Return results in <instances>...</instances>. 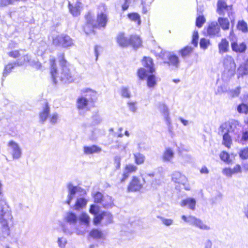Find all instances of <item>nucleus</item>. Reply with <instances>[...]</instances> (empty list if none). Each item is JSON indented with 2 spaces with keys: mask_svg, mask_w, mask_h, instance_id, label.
<instances>
[{
  "mask_svg": "<svg viewBox=\"0 0 248 248\" xmlns=\"http://www.w3.org/2000/svg\"><path fill=\"white\" fill-rule=\"evenodd\" d=\"M59 59L61 66L60 72H58L55 58L50 57L49 59L50 74L53 82L56 84L59 80L65 83L73 82L75 79V76L73 72L71 70L67 62L64 59V54H61Z\"/></svg>",
  "mask_w": 248,
  "mask_h": 248,
  "instance_id": "obj_1",
  "label": "nucleus"
},
{
  "mask_svg": "<svg viewBox=\"0 0 248 248\" xmlns=\"http://www.w3.org/2000/svg\"><path fill=\"white\" fill-rule=\"evenodd\" d=\"M86 18L87 24L84 27V31L86 33L93 31L94 28H105L108 20V16L105 12H101L97 14L96 21L91 18L90 14L86 16Z\"/></svg>",
  "mask_w": 248,
  "mask_h": 248,
  "instance_id": "obj_2",
  "label": "nucleus"
},
{
  "mask_svg": "<svg viewBox=\"0 0 248 248\" xmlns=\"http://www.w3.org/2000/svg\"><path fill=\"white\" fill-rule=\"evenodd\" d=\"M83 95L78 97L77 100V106L79 111L87 110L89 102L95 101L97 99L96 92L90 89L82 91Z\"/></svg>",
  "mask_w": 248,
  "mask_h": 248,
  "instance_id": "obj_3",
  "label": "nucleus"
},
{
  "mask_svg": "<svg viewBox=\"0 0 248 248\" xmlns=\"http://www.w3.org/2000/svg\"><path fill=\"white\" fill-rule=\"evenodd\" d=\"M241 130V124L235 120H231L222 124L218 129L219 132L228 131L230 133H233L236 137L235 138L237 140H239Z\"/></svg>",
  "mask_w": 248,
  "mask_h": 248,
  "instance_id": "obj_4",
  "label": "nucleus"
},
{
  "mask_svg": "<svg viewBox=\"0 0 248 248\" xmlns=\"http://www.w3.org/2000/svg\"><path fill=\"white\" fill-rule=\"evenodd\" d=\"M12 212L6 201L4 199L0 200V222L3 221H13Z\"/></svg>",
  "mask_w": 248,
  "mask_h": 248,
  "instance_id": "obj_5",
  "label": "nucleus"
},
{
  "mask_svg": "<svg viewBox=\"0 0 248 248\" xmlns=\"http://www.w3.org/2000/svg\"><path fill=\"white\" fill-rule=\"evenodd\" d=\"M140 176L142 178V180L137 176H133L131 181L130 182L128 187V192H137L139 191L143 187V185L146 183L145 176H144V174L140 172Z\"/></svg>",
  "mask_w": 248,
  "mask_h": 248,
  "instance_id": "obj_6",
  "label": "nucleus"
},
{
  "mask_svg": "<svg viewBox=\"0 0 248 248\" xmlns=\"http://www.w3.org/2000/svg\"><path fill=\"white\" fill-rule=\"evenodd\" d=\"M53 43L56 45L64 48H69L74 46L73 39L66 34H61L55 37L53 41Z\"/></svg>",
  "mask_w": 248,
  "mask_h": 248,
  "instance_id": "obj_7",
  "label": "nucleus"
},
{
  "mask_svg": "<svg viewBox=\"0 0 248 248\" xmlns=\"http://www.w3.org/2000/svg\"><path fill=\"white\" fill-rule=\"evenodd\" d=\"M8 150L14 160L21 158L22 150L19 144L13 140H10L7 143Z\"/></svg>",
  "mask_w": 248,
  "mask_h": 248,
  "instance_id": "obj_8",
  "label": "nucleus"
},
{
  "mask_svg": "<svg viewBox=\"0 0 248 248\" xmlns=\"http://www.w3.org/2000/svg\"><path fill=\"white\" fill-rule=\"evenodd\" d=\"M182 219L189 224L194 226L200 229L204 230H209L210 229L209 226L205 225L201 219L194 216L186 217L183 215L182 216Z\"/></svg>",
  "mask_w": 248,
  "mask_h": 248,
  "instance_id": "obj_9",
  "label": "nucleus"
},
{
  "mask_svg": "<svg viewBox=\"0 0 248 248\" xmlns=\"http://www.w3.org/2000/svg\"><path fill=\"white\" fill-rule=\"evenodd\" d=\"M206 32L207 35L210 38L219 37L221 36L220 27L217 21L209 23Z\"/></svg>",
  "mask_w": 248,
  "mask_h": 248,
  "instance_id": "obj_10",
  "label": "nucleus"
},
{
  "mask_svg": "<svg viewBox=\"0 0 248 248\" xmlns=\"http://www.w3.org/2000/svg\"><path fill=\"white\" fill-rule=\"evenodd\" d=\"M223 63L224 68L228 70L231 75H233L235 73L236 65L232 57L229 55L226 56L223 59Z\"/></svg>",
  "mask_w": 248,
  "mask_h": 248,
  "instance_id": "obj_11",
  "label": "nucleus"
},
{
  "mask_svg": "<svg viewBox=\"0 0 248 248\" xmlns=\"http://www.w3.org/2000/svg\"><path fill=\"white\" fill-rule=\"evenodd\" d=\"M171 180L175 183L182 185L184 186L186 185L187 179L186 177L179 171H174L171 174Z\"/></svg>",
  "mask_w": 248,
  "mask_h": 248,
  "instance_id": "obj_12",
  "label": "nucleus"
},
{
  "mask_svg": "<svg viewBox=\"0 0 248 248\" xmlns=\"http://www.w3.org/2000/svg\"><path fill=\"white\" fill-rule=\"evenodd\" d=\"M50 107L47 102H45V105L42 108L41 111L39 113V122L42 124L47 120L50 114Z\"/></svg>",
  "mask_w": 248,
  "mask_h": 248,
  "instance_id": "obj_13",
  "label": "nucleus"
},
{
  "mask_svg": "<svg viewBox=\"0 0 248 248\" xmlns=\"http://www.w3.org/2000/svg\"><path fill=\"white\" fill-rule=\"evenodd\" d=\"M165 55L168 59V61H164V63L172 66L175 68H178L179 66V60L178 56L175 55L171 54L170 52L166 53Z\"/></svg>",
  "mask_w": 248,
  "mask_h": 248,
  "instance_id": "obj_14",
  "label": "nucleus"
},
{
  "mask_svg": "<svg viewBox=\"0 0 248 248\" xmlns=\"http://www.w3.org/2000/svg\"><path fill=\"white\" fill-rule=\"evenodd\" d=\"M116 41L118 44L122 47H126L130 45L129 38L125 36L124 32H120L116 37Z\"/></svg>",
  "mask_w": 248,
  "mask_h": 248,
  "instance_id": "obj_15",
  "label": "nucleus"
},
{
  "mask_svg": "<svg viewBox=\"0 0 248 248\" xmlns=\"http://www.w3.org/2000/svg\"><path fill=\"white\" fill-rule=\"evenodd\" d=\"M67 188L68 194L65 202L67 204L70 205L71 201L75 197V194L78 191V187L77 186H74L71 183H69L67 185Z\"/></svg>",
  "mask_w": 248,
  "mask_h": 248,
  "instance_id": "obj_16",
  "label": "nucleus"
},
{
  "mask_svg": "<svg viewBox=\"0 0 248 248\" xmlns=\"http://www.w3.org/2000/svg\"><path fill=\"white\" fill-rule=\"evenodd\" d=\"M23 65V62L16 61L13 62H9L4 67L3 72V77L6 78L12 71V70L17 66H21Z\"/></svg>",
  "mask_w": 248,
  "mask_h": 248,
  "instance_id": "obj_17",
  "label": "nucleus"
},
{
  "mask_svg": "<svg viewBox=\"0 0 248 248\" xmlns=\"http://www.w3.org/2000/svg\"><path fill=\"white\" fill-rule=\"evenodd\" d=\"M69 9L71 14L74 16H78L80 14V11L82 9V3L80 2H77L73 5L69 3Z\"/></svg>",
  "mask_w": 248,
  "mask_h": 248,
  "instance_id": "obj_18",
  "label": "nucleus"
},
{
  "mask_svg": "<svg viewBox=\"0 0 248 248\" xmlns=\"http://www.w3.org/2000/svg\"><path fill=\"white\" fill-rule=\"evenodd\" d=\"M159 109L164 116L167 124L170 126L171 124L170 119L169 117V112L168 107L164 104H160Z\"/></svg>",
  "mask_w": 248,
  "mask_h": 248,
  "instance_id": "obj_19",
  "label": "nucleus"
},
{
  "mask_svg": "<svg viewBox=\"0 0 248 248\" xmlns=\"http://www.w3.org/2000/svg\"><path fill=\"white\" fill-rule=\"evenodd\" d=\"M232 50L237 53H244L247 49L246 44L244 42L238 44L236 42L231 43Z\"/></svg>",
  "mask_w": 248,
  "mask_h": 248,
  "instance_id": "obj_20",
  "label": "nucleus"
},
{
  "mask_svg": "<svg viewBox=\"0 0 248 248\" xmlns=\"http://www.w3.org/2000/svg\"><path fill=\"white\" fill-rule=\"evenodd\" d=\"M142 64L147 68L149 73H153L155 71L154 64L151 58L144 57L142 60Z\"/></svg>",
  "mask_w": 248,
  "mask_h": 248,
  "instance_id": "obj_21",
  "label": "nucleus"
},
{
  "mask_svg": "<svg viewBox=\"0 0 248 248\" xmlns=\"http://www.w3.org/2000/svg\"><path fill=\"white\" fill-rule=\"evenodd\" d=\"M102 151L101 148L100 147L93 145L91 146H84L83 151L86 155H91L93 154L100 153Z\"/></svg>",
  "mask_w": 248,
  "mask_h": 248,
  "instance_id": "obj_22",
  "label": "nucleus"
},
{
  "mask_svg": "<svg viewBox=\"0 0 248 248\" xmlns=\"http://www.w3.org/2000/svg\"><path fill=\"white\" fill-rule=\"evenodd\" d=\"M78 220V216L72 212H67L64 216V220L70 225L76 224Z\"/></svg>",
  "mask_w": 248,
  "mask_h": 248,
  "instance_id": "obj_23",
  "label": "nucleus"
},
{
  "mask_svg": "<svg viewBox=\"0 0 248 248\" xmlns=\"http://www.w3.org/2000/svg\"><path fill=\"white\" fill-rule=\"evenodd\" d=\"M11 221H3L0 222L1 228L2 236L6 238L10 234V229L9 226V223Z\"/></svg>",
  "mask_w": 248,
  "mask_h": 248,
  "instance_id": "obj_24",
  "label": "nucleus"
},
{
  "mask_svg": "<svg viewBox=\"0 0 248 248\" xmlns=\"http://www.w3.org/2000/svg\"><path fill=\"white\" fill-rule=\"evenodd\" d=\"M116 148L118 149L122 156H124L127 154L128 151V146L129 142H123L122 141H117Z\"/></svg>",
  "mask_w": 248,
  "mask_h": 248,
  "instance_id": "obj_25",
  "label": "nucleus"
},
{
  "mask_svg": "<svg viewBox=\"0 0 248 248\" xmlns=\"http://www.w3.org/2000/svg\"><path fill=\"white\" fill-rule=\"evenodd\" d=\"M228 7L229 6L227 5L225 1L218 0L217 3V12L220 16H224L225 11L228 10Z\"/></svg>",
  "mask_w": 248,
  "mask_h": 248,
  "instance_id": "obj_26",
  "label": "nucleus"
},
{
  "mask_svg": "<svg viewBox=\"0 0 248 248\" xmlns=\"http://www.w3.org/2000/svg\"><path fill=\"white\" fill-rule=\"evenodd\" d=\"M219 133L223 135V144L227 148L231 147L232 144V139L230 135V133L226 132H219Z\"/></svg>",
  "mask_w": 248,
  "mask_h": 248,
  "instance_id": "obj_27",
  "label": "nucleus"
},
{
  "mask_svg": "<svg viewBox=\"0 0 248 248\" xmlns=\"http://www.w3.org/2000/svg\"><path fill=\"white\" fill-rule=\"evenodd\" d=\"M217 23L223 30L226 31L229 30L230 27V21L227 18L219 17L217 19Z\"/></svg>",
  "mask_w": 248,
  "mask_h": 248,
  "instance_id": "obj_28",
  "label": "nucleus"
},
{
  "mask_svg": "<svg viewBox=\"0 0 248 248\" xmlns=\"http://www.w3.org/2000/svg\"><path fill=\"white\" fill-rule=\"evenodd\" d=\"M180 204L182 206H187L189 209L193 210L195 208L196 200L194 198H188L183 200Z\"/></svg>",
  "mask_w": 248,
  "mask_h": 248,
  "instance_id": "obj_29",
  "label": "nucleus"
},
{
  "mask_svg": "<svg viewBox=\"0 0 248 248\" xmlns=\"http://www.w3.org/2000/svg\"><path fill=\"white\" fill-rule=\"evenodd\" d=\"M229 42L225 39H222L218 44V50L220 54L226 53L229 51Z\"/></svg>",
  "mask_w": 248,
  "mask_h": 248,
  "instance_id": "obj_30",
  "label": "nucleus"
},
{
  "mask_svg": "<svg viewBox=\"0 0 248 248\" xmlns=\"http://www.w3.org/2000/svg\"><path fill=\"white\" fill-rule=\"evenodd\" d=\"M144 176H145V178H146L147 176H149L151 178L155 177V178H158L159 179L163 178V168H158L157 171H155L154 172L150 173H147L145 174H144Z\"/></svg>",
  "mask_w": 248,
  "mask_h": 248,
  "instance_id": "obj_31",
  "label": "nucleus"
},
{
  "mask_svg": "<svg viewBox=\"0 0 248 248\" xmlns=\"http://www.w3.org/2000/svg\"><path fill=\"white\" fill-rule=\"evenodd\" d=\"M174 156L173 151L170 148H166L164 151L162 158L164 162H170Z\"/></svg>",
  "mask_w": 248,
  "mask_h": 248,
  "instance_id": "obj_32",
  "label": "nucleus"
},
{
  "mask_svg": "<svg viewBox=\"0 0 248 248\" xmlns=\"http://www.w3.org/2000/svg\"><path fill=\"white\" fill-rule=\"evenodd\" d=\"M130 44L134 48H138L141 45V41L140 37L136 35H131L129 38Z\"/></svg>",
  "mask_w": 248,
  "mask_h": 248,
  "instance_id": "obj_33",
  "label": "nucleus"
},
{
  "mask_svg": "<svg viewBox=\"0 0 248 248\" xmlns=\"http://www.w3.org/2000/svg\"><path fill=\"white\" fill-rule=\"evenodd\" d=\"M238 77L248 75V61L240 65L237 70Z\"/></svg>",
  "mask_w": 248,
  "mask_h": 248,
  "instance_id": "obj_34",
  "label": "nucleus"
},
{
  "mask_svg": "<svg viewBox=\"0 0 248 248\" xmlns=\"http://www.w3.org/2000/svg\"><path fill=\"white\" fill-rule=\"evenodd\" d=\"M135 163L138 165L143 164L145 160V156L143 154L136 152L133 154Z\"/></svg>",
  "mask_w": 248,
  "mask_h": 248,
  "instance_id": "obj_35",
  "label": "nucleus"
},
{
  "mask_svg": "<svg viewBox=\"0 0 248 248\" xmlns=\"http://www.w3.org/2000/svg\"><path fill=\"white\" fill-rule=\"evenodd\" d=\"M87 203V200L84 198L77 199L75 204V209L79 210L84 207Z\"/></svg>",
  "mask_w": 248,
  "mask_h": 248,
  "instance_id": "obj_36",
  "label": "nucleus"
},
{
  "mask_svg": "<svg viewBox=\"0 0 248 248\" xmlns=\"http://www.w3.org/2000/svg\"><path fill=\"white\" fill-rule=\"evenodd\" d=\"M102 204L105 208H109L112 206L113 200L112 198L109 196H105Z\"/></svg>",
  "mask_w": 248,
  "mask_h": 248,
  "instance_id": "obj_37",
  "label": "nucleus"
},
{
  "mask_svg": "<svg viewBox=\"0 0 248 248\" xmlns=\"http://www.w3.org/2000/svg\"><path fill=\"white\" fill-rule=\"evenodd\" d=\"M147 86L149 88H153L156 84V78L155 75H151L147 77Z\"/></svg>",
  "mask_w": 248,
  "mask_h": 248,
  "instance_id": "obj_38",
  "label": "nucleus"
},
{
  "mask_svg": "<svg viewBox=\"0 0 248 248\" xmlns=\"http://www.w3.org/2000/svg\"><path fill=\"white\" fill-rule=\"evenodd\" d=\"M138 170V167L132 164H129L125 166L124 171L129 175L131 173L135 172Z\"/></svg>",
  "mask_w": 248,
  "mask_h": 248,
  "instance_id": "obj_39",
  "label": "nucleus"
},
{
  "mask_svg": "<svg viewBox=\"0 0 248 248\" xmlns=\"http://www.w3.org/2000/svg\"><path fill=\"white\" fill-rule=\"evenodd\" d=\"M211 45L210 41L208 39L202 38L200 41V48L203 50H206Z\"/></svg>",
  "mask_w": 248,
  "mask_h": 248,
  "instance_id": "obj_40",
  "label": "nucleus"
},
{
  "mask_svg": "<svg viewBox=\"0 0 248 248\" xmlns=\"http://www.w3.org/2000/svg\"><path fill=\"white\" fill-rule=\"evenodd\" d=\"M193 48L191 46H186L180 50V53L183 58L188 56L192 51Z\"/></svg>",
  "mask_w": 248,
  "mask_h": 248,
  "instance_id": "obj_41",
  "label": "nucleus"
},
{
  "mask_svg": "<svg viewBox=\"0 0 248 248\" xmlns=\"http://www.w3.org/2000/svg\"><path fill=\"white\" fill-rule=\"evenodd\" d=\"M90 235L93 238L99 239L102 237L103 233L101 231L98 229H93L91 231Z\"/></svg>",
  "mask_w": 248,
  "mask_h": 248,
  "instance_id": "obj_42",
  "label": "nucleus"
},
{
  "mask_svg": "<svg viewBox=\"0 0 248 248\" xmlns=\"http://www.w3.org/2000/svg\"><path fill=\"white\" fill-rule=\"evenodd\" d=\"M92 196L94 199V202L96 203H102L104 197L100 192H97L95 193H92Z\"/></svg>",
  "mask_w": 248,
  "mask_h": 248,
  "instance_id": "obj_43",
  "label": "nucleus"
},
{
  "mask_svg": "<svg viewBox=\"0 0 248 248\" xmlns=\"http://www.w3.org/2000/svg\"><path fill=\"white\" fill-rule=\"evenodd\" d=\"M237 111L240 113H244L247 114L248 113V106L242 103L237 106Z\"/></svg>",
  "mask_w": 248,
  "mask_h": 248,
  "instance_id": "obj_44",
  "label": "nucleus"
},
{
  "mask_svg": "<svg viewBox=\"0 0 248 248\" xmlns=\"http://www.w3.org/2000/svg\"><path fill=\"white\" fill-rule=\"evenodd\" d=\"M128 17L130 19L135 22H137L138 25H140L141 21L140 19V16L137 13H131L128 15Z\"/></svg>",
  "mask_w": 248,
  "mask_h": 248,
  "instance_id": "obj_45",
  "label": "nucleus"
},
{
  "mask_svg": "<svg viewBox=\"0 0 248 248\" xmlns=\"http://www.w3.org/2000/svg\"><path fill=\"white\" fill-rule=\"evenodd\" d=\"M103 219L105 220V223L106 224L112 223L113 216L112 214L108 212L103 211Z\"/></svg>",
  "mask_w": 248,
  "mask_h": 248,
  "instance_id": "obj_46",
  "label": "nucleus"
},
{
  "mask_svg": "<svg viewBox=\"0 0 248 248\" xmlns=\"http://www.w3.org/2000/svg\"><path fill=\"white\" fill-rule=\"evenodd\" d=\"M205 18L202 15H199L196 20V25L198 28H201L203 24L205 22Z\"/></svg>",
  "mask_w": 248,
  "mask_h": 248,
  "instance_id": "obj_47",
  "label": "nucleus"
},
{
  "mask_svg": "<svg viewBox=\"0 0 248 248\" xmlns=\"http://www.w3.org/2000/svg\"><path fill=\"white\" fill-rule=\"evenodd\" d=\"M157 218L160 219L162 224L166 226H170L173 223V220L172 219L166 218L160 216H158Z\"/></svg>",
  "mask_w": 248,
  "mask_h": 248,
  "instance_id": "obj_48",
  "label": "nucleus"
},
{
  "mask_svg": "<svg viewBox=\"0 0 248 248\" xmlns=\"http://www.w3.org/2000/svg\"><path fill=\"white\" fill-rule=\"evenodd\" d=\"M238 29L244 32L248 31V25L244 20L239 21L237 25Z\"/></svg>",
  "mask_w": 248,
  "mask_h": 248,
  "instance_id": "obj_49",
  "label": "nucleus"
},
{
  "mask_svg": "<svg viewBox=\"0 0 248 248\" xmlns=\"http://www.w3.org/2000/svg\"><path fill=\"white\" fill-rule=\"evenodd\" d=\"M59 119V114L57 112H54L49 116V122L52 124H55Z\"/></svg>",
  "mask_w": 248,
  "mask_h": 248,
  "instance_id": "obj_50",
  "label": "nucleus"
},
{
  "mask_svg": "<svg viewBox=\"0 0 248 248\" xmlns=\"http://www.w3.org/2000/svg\"><path fill=\"white\" fill-rule=\"evenodd\" d=\"M121 94L123 97L130 98L131 93L129 89L125 87H123L121 90Z\"/></svg>",
  "mask_w": 248,
  "mask_h": 248,
  "instance_id": "obj_51",
  "label": "nucleus"
},
{
  "mask_svg": "<svg viewBox=\"0 0 248 248\" xmlns=\"http://www.w3.org/2000/svg\"><path fill=\"white\" fill-rule=\"evenodd\" d=\"M129 110L132 112H136L137 110L136 102L129 101L127 103Z\"/></svg>",
  "mask_w": 248,
  "mask_h": 248,
  "instance_id": "obj_52",
  "label": "nucleus"
},
{
  "mask_svg": "<svg viewBox=\"0 0 248 248\" xmlns=\"http://www.w3.org/2000/svg\"><path fill=\"white\" fill-rule=\"evenodd\" d=\"M79 220L80 221L88 224L90 222V217L87 214L82 213L79 217Z\"/></svg>",
  "mask_w": 248,
  "mask_h": 248,
  "instance_id": "obj_53",
  "label": "nucleus"
},
{
  "mask_svg": "<svg viewBox=\"0 0 248 248\" xmlns=\"http://www.w3.org/2000/svg\"><path fill=\"white\" fill-rule=\"evenodd\" d=\"M99 211L100 208L98 206L95 204H92L90 206L89 212L91 214L95 215L99 214Z\"/></svg>",
  "mask_w": 248,
  "mask_h": 248,
  "instance_id": "obj_54",
  "label": "nucleus"
},
{
  "mask_svg": "<svg viewBox=\"0 0 248 248\" xmlns=\"http://www.w3.org/2000/svg\"><path fill=\"white\" fill-rule=\"evenodd\" d=\"M240 157L242 159L248 158V147L242 149L239 153Z\"/></svg>",
  "mask_w": 248,
  "mask_h": 248,
  "instance_id": "obj_55",
  "label": "nucleus"
},
{
  "mask_svg": "<svg viewBox=\"0 0 248 248\" xmlns=\"http://www.w3.org/2000/svg\"><path fill=\"white\" fill-rule=\"evenodd\" d=\"M57 243L60 248H65L67 244V240L64 237H59L58 239Z\"/></svg>",
  "mask_w": 248,
  "mask_h": 248,
  "instance_id": "obj_56",
  "label": "nucleus"
},
{
  "mask_svg": "<svg viewBox=\"0 0 248 248\" xmlns=\"http://www.w3.org/2000/svg\"><path fill=\"white\" fill-rule=\"evenodd\" d=\"M103 218V212H101L100 214L94 215L93 219L94 224L95 225L99 224Z\"/></svg>",
  "mask_w": 248,
  "mask_h": 248,
  "instance_id": "obj_57",
  "label": "nucleus"
},
{
  "mask_svg": "<svg viewBox=\"0 0 248 248\" xmlns=\"http://www.w3.org/2000/svg\"><path fill=\"white\" fill-rule=\"evenodd\" d=\"M199 39V34L197 31H195L193 32L192 35V44L194 45L195 46H197L198 44Z\"/></svg>",
  "mask_w": 248,
  "mask_h": 248,
  "instance_id": "obj_58",
  "label": "nucleus"
},
{
  "mask_svg": "<svg viewBox=\"0 0 248 248\" xmlns=\"http://www.w3.org/2000/svg\"><path fill=\"white\" fill-rule=\"evenodd\" d=\"M137 145L139 151H144L148 149V147L145 142L141 141L139 142Z\"/></svg>",
  "mask_w": 248,
  "mask_h": 248,
  "instance_id": "obj_59",
  "label": "nucleus"
},
{
  "mask_svg": "<svg viewBox=\"0 0 248 248\" xmlns=\"http://www.w3.org/2000/svg\"><path fill=\"white\" fill-rule=\"evenodd\" d=\"M220 157L222 160L226 162H229L230 155L226 152H222L220 155Z\"/></svg>",
  "mask_w": 248,
  "mask_h": 248,
  "instance_id": "obj_60",
  "label": "nucleus"
},
{
  "mask_svg": "<svg viewBox=\"0 0 248 248\" xmlns=\"http://www.w3.org/2000/svg\"><path fill=\"white\" fill-rule=\"evenodd\" d=\"M222 173L228 177H232L233 173L231 168H225L223 169Z\"/></svg>",
  "mask_w": 248,
  "mask_h": 248,
  "instance_id": "obj_61",
  "label": "nucleus"
},
{
  "mask_svg": "<svg viewBox=\"0 0 248 248\" xmlns=\"http://www.w3.org/2000/svg\"><path fill=\"white\" fill-rule=\"evenodd\" d=\"M138 75L140 79H143L147 76L146 70L143 68H140L138 71Z\"/></svg>",
  "mask_w": 248,
  "mask_h": 248,
  "instance_id": "obj_62",
  "label": "nucleus"
},
{
  "mask_svg": "<svg viewBox=\"0 0 248 248\" xmlns=\"http://www.w3.org/2000/svg\"><path fill=\"white\" fill-rule=\"evenodd\" d=\"M248 140V130L244 131L242 132V137L240 136L238 142H242L243 141H246Z\"/></svg>",
  "mask_w": 248,
  "mask_h": 248,
  "instance_id": "obj_63",
  "label": "nucleus"
},
{
  "mask_svg": "<svg viewBox=\"0 0 248 248\" xmlns=\"http://www.w3.org/2000/svg\"><path fill=\"white\" fill-rule=\"evenodd\" d=\"M102 122L101 117L97 114L93 116V123L94 125L98 124Z\"/></svg>",
  "mask_w": 248,
  "mask_h": 248,
  "instance_id": "obj_64",
  "label": "nucleus"
}]
</instances>
